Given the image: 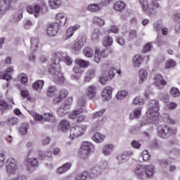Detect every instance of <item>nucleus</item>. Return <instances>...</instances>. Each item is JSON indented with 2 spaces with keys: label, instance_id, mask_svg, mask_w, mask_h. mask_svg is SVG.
I'll return each instance as SVG.
<instances>
[{
  "label": "nucleus",
  "instance_id": "1",
  "mask_svg": "<svg viewBox=\"0 0 180 180\" xmlns=\"http://www.w3.org/2000/svg\"><path fill=\"white\" fill-rule=\"evenodd\" d=\"M67 53H64L63 52L55 53L54 57L56 58V63H53V65H52L49 68L50 74L54 75V79L56 82H58V84H63L64 81H65L64 76H63V73H61V66H60L58 63H60V61H63Z\"/></svg>",
  "mask_w": 180,
  "mask_h": 180
},
{
  "label": "nucleus",
  "instance_id": "2",
  "mask_svg": "<svg viewBox=\"0 0 180 180\" xmlns=\"http://www.w3.org/2000/svg\"><path fill=\"white\" fill-rule=\"evenodd\" d=\"M94 148H95V147L94 146V144H92V143L89 141L82 142L81 143L80 149L78 153V157H79V158H82V160H88Z\"/></svg>",
  "mask_w": 180,
  "mask_h": 180
},
{
  "label": "nucleus",
  "instance_id": "3",
  "mask_svg": "<svg viewBox=\"0 0 180 180\" xmlns=\"http://www.w3.org/2000/svg\"><path fill=\"white\" fill-rule=\"evenodd\" d=\"M78 106L80 108L74 110L70 115V119H76L77 123H81V122H84L85 120V116L82 115L84 113V110H85V102L82 100H79L78 101Z\"/></svg>",
  "mask_w": 180,
  "mask_h": 180
},
{
  "label": "nucleus",
  "instance_id": "4",
  "mask_svg": "<svg viewBox=\"0 0 180 180\" xmlns=\"http://www.w3.org/2000/svg\"><path fill=\"white\" fill-rule=\"evenodd\" d=\"M176 128L169 127L167 125H160L158 127V134L162 139H167L169 136H174L176 134Z\"/></svg>",
  "mask_w": 180,
  "mask_h": 180
},
{
  "label": "nucleus",
  "instance_id": "5",
  "mask_svg": "<svg viewBox=\"0 0 180 180\" xmlns=\"http://www.w3.org/2000/svg\"><path fill=\"white\" fill-rule=\"evenodd\" d=\"M150 108L147 111V117L148 119H152V120H155L158 117L160 113L158 112V101L151 100L150 103Z\"/></svg>",
  "mask_w": 180,
  "mask_h": 180
},
{
  "label": "nucleus",
  "instance_id": "6",
  "mask_svg": "<svg viewBox=\"0 0 180 180\" xmlns=\"http://www.w3.org/2000/svg\"><path fill=\"white\" fill-rule=\"evenodd\" d=\"M86 130V127L85 125L75 126L71 128L70 129V139H77L79 136H82L85 131Z\"/></svg>",
  "mask_w": 180,
  "mask_h": 180
},
{
  "label": "nucleus",
  "instance_id": "7",
  "mask_svg": "<svg viewBox=\"0 0 180 180\" xmlns=\"http://www.w3.org/2000/svg\"><path fill=\"white\" fill-rule=\"evenodd\" d=\"M139 4L141 5L143 12L147 15H153L155 11V7L153 6V4L148 2V0H139Z\"/></svg>",
  "mask_w": 180,
  "mask_h": 180
},
{
  "label": "nucleus",
  "instance_id": "8",
  "mask_svg": "<svg viewBox=\"0 0 180 180\" xmlns=\"http://www.w3.org/2000/svg\"><path fill=\"white\" fill-rule=\"evenodd\" d=\"M16 169H18V162L16 160L10 158L8 159L6 162V172L9 175L15 174Z\"/></svg>",
  "mask_w": 180,
  "mask_h": 180
},
{
  "label": "nucleus",
  "instance_id": "9",
  "mask_svg": "<svg viewBox=\"0 0 180 180\" xmlns=\"http://www.w3.org/2000/svg\"><path fill=\"white\" fill-rule=\"evenodd\" d=\"M106 168H108V162H106L101 164L100 166L94 167L90 174L91 178H96V176H99V175H101Z\"/></svg>",
  "mask_w": 180,
  "mask_h": 180
},
{
  "label": "nucleus",
  "instance_id": "10",
  "mask_svg": "<svg viewBox=\"0 0 180 180\" xmlns=\"http://www.w3.org/2000/svg\"><path fill=\"white\" fill-rule=\"evenodd\" d=\"M85 43H86V38L85 37H81L77 39L72 46V50L73 51H79L84 46H85Z\"/></svg>",
  "mask_w": 180,
  "mask_h": 180
},
{
  "label": "nucleus",
  "instance_id": "11",
  "mask_svg": "<svg viewBox=\"0 0 180 180\" xmlns=\"http://www.w3.org/2000/svg\"><path fill=\"white\" fill-rule=\"evenodd\" d=\"M58 27H60L58 22H52L49 24L46 28L48 36H50L51 37L56 36L58 32Z\"/></svg>",
  "mask_w": 180,
  "mask_h": 180
},
{
  "label": "nucleus",
  "instance_id": "12",
  "mask_svg": "<svg viewBox=\"0 0 180 180\" xmlns=\"http://www.w3.org/2000/svg\"><path fill=\"white\" fill-rule=\"evenodd\" d=\"M25 165L27 167L29 171H34L39 167V161L37 158H28L25 160Z\"/></svg>",
  "mask_w": 180,
  "mask_h": 180
},
{
  "label": "nucleus",
  "instance_id": "13",
  "mask_svg": "<svg viewBox=\"0 0 180 180\" xmlns=\"http://www.w3.org/2000/svg\"><path fill=\"white\" fill-rule=\"evenodd\" d=\"M11 0H0V16L5 15L11 9Z\"/></svg>",
  "mask_w": 180,
  "mask_h": 180
},
{
  "label": "nucleus",
  "instance_id": "14",
  "mask_svg": "<svg viewBox=\"0 0 180 180\" xmlns=\"http://www.w3.org/2000/svg\"><path fill=\"white\" fill-rule=\"evenodd\" d=\"M112 92H113V89L110 86H107L103 89L101 91V98L103 101H110V99H112Z\"/></svg>",
  "mask_w": 180,
  "mask_h": 180
},
{
  "label": "nucleus",
  "instance_id": "15",
  "mask_svg": "<svg viewBox=\"0 0 180 180\" xmlns=\"http://www.w3.org/2000/svg\"><path fill=\"white\" fill-rule=\"evenodd\" d=\"M108 56H109V54L108 53V51H101L99 49H96L94 54V61L96 63H101V59L106 58Z\"/></svg>",
  "mask_w": 180,
  "mask_h": 180
},
{
  "label": "nucleus",
  "instance_id": "16",
  "mask_svg": "<svg viewBox=\"0 0 180 180\" xmlns=\"http://www.w3.org/2000/svg\"><path fill=\"white\" fill-rule=\"evenodd\" d=\"M40 11H41V7L37 4L30 5L27 7V11L28 13H31V15H34L35 18L39 16V13H40Z\"/></svg>",
  "mask_w": 180,
  "mask_h": 180
},
{
  "label": "nucleus",
  "instance_id": "17",
  "mask_svg": "<svg viewBox=\"0 0 180 180\" xmlns=\"http://www.w3.org/2000/svg\"><path fill=\"white\" fill-rule=\"evenodd\" d=\"M67 96H68V91L65 89H63L59 91L58 95L56 96L53 102L55 105H57V103H60V102H61L64 98H67Z\"/></svg>",
  "mask_w": 180,
  "mask_h": 180
},
{
  "label": "nucleus",
  "instance_id": "18",
  "mask_svg": "<svg viewBox=\"0 0 180 180\" xmlns=\"http://www.w3.org/2000/svg\"><path fill=\"white\" fill-rule=\"evenodd\" d=\"M113 150H115V145L112 143H106L103 146L101 151L103 155L108 157L112 154Z\"/></svg>",
  "mask_w": 180,
  "mask_h": 180
},
{
  "label": "nucleus",
  "instance_id": "19",
  "mask_svg": "<svg viewBox=\"0 0 180 180\" xmlns=\"http://www.w3.org/2000/svg\"><path fill=\"white\" fill-rule=\"evenodd\" d=\"M131 155H133V151L128 150L123 152L122 154L119 155L117 158L120 162V164H123L127 161V158L130 157Z\"/></svg>",
  "mask_w": 180,
  "mask_h": 180
},
{
  "label": "nucleus",
  "instance_id": "20",
  "mask_svg": "<svg viewBox=\"0 0 180 180\" xmlns=\"http://www.w3.org/2000/svg\"><path fill=\"white\" fill-rule=\"evenodd\" d=\"M79 27L80 26L78 25L69 27L66 30L65 40H68V39H71V37L74 36V33H75V32H77V30L79 29Z\"/></svg>",
  "mask_w": 180,
  "mask_h": 180
},
{
  "label": "nucleus",
  "instance_id": "21",
  "mask_svg": "<svg viewBox=\"0 0 180 180\" xmlns=\"http://www.w3.org/2000/svg\"><path fill=\"white\" fill-rule=\"evenodd\" d=\"M154 81L156 86H158L159 89H162L164 86L167 85V82L163 80L162 76H161V75H156L154 77Z\"/></svg>",
  "mask_w": 180,
  "mask_h": 180
},
{
  "label": "nucleus",
  "instance_id": "22",
  "mask_svg": "<svg viewBox=\"0 0 180 180\" xmlns=\"http://www.w3.org/2000/svg\"><path fill=\"white\" fill-rule=\"evenodd\" d=\"M96 75V70L95 68H91L87 70L84 76L85 82H89L92 78Z\"/></svg>",
  "mask_w": 180,
  "mask_h": 180
},
{
  "label": "nucleus",
  "instance_id": "23",
  "mask_svg": "<svg viewBox=\"0 0 180 180\" xmlns=\"http://www.w3.org/2000/svg\"><path fill=\"white\" fill-rule=\"evenodd\" d=\"M87 9L88 11H89V12L97 13V12H101V11H102L103 9V7L101 3L91 4L88 6Z\"/></svg>",
  "mask_w": 180,
  "mask_h": 180
},
{
  "label": "nucleus",
  "instance_id": "24",
  "mask_svg": "<svg viewBox=\"0 0 180 180\" xmlns=\"http://www.w3.org/2000/svg\"><path fill=\"white\" fill-rule=\"evenodd\" d=\"M139 84H144L146 81H147V77H148V73L147 70L144 69H140L139 71Z\"/></svg>",
  "mask_w": 180,
  "mask_h": 180
},
{
  "label": "nucleus",
  "instance_id": "25",
  "mask_svg": "<svg viewBox=\"0 0 180 180\" xmlns=\"http://www.w3.org/2000/svg\"><path fill=\"white\" fill-rule=\"evenodd\" d=\"M143 63V56L140 54L135 55L132 59V64L136 68H139Z\"/></svg>",
  "mask_w": 180,
  "mask_h": 180
},
{
  "label": "nucleus",
  "instance_id": "26",
  "mask_svg": "<svg viewBox=\"0 0 180 180\" xmlns=\"http://www.w3.org/2000/svg\"><path fill=\"white\" fill-rule=\"evenodd\" d=\"M141 108H135L132 112L129 114V119L130 120H134V119H140V117L141 116Z\"/></svg>",
  "mask_w": 180,
  "mask_h": 180
},
{
  "label": "nucleus",
  "instance_id": "27",
  "mask_svg": "<svg viewBox=\"0 0 180 180\" xmlns=\"http://www.w3.org/2000/svg\"><path fill=\"white\" fill-rule=\"evenodd\" d=\"M134 174L136 176L141 178L146 174V166L138 165L134 169Z\"/></svg>",
  "mask_w": 180,
  "mask_h": 180
},
{
  "label": "nucleus",
  "instance_id": "28",
  "mask_svg": "<svg viewBox=\"0 0 180 180\" xmlns=\"http://www.w3.org/2000/svg\"><path fill=\"white\" fill-rule=\"evenodd\" d=\"M86 96L90 99L96 96V87L95 86H89L86 89Z\"/></svg>",
  "mask_w": 180,
  "mask_h": 180
},
{
  "label": "nucleus",
  "instance_id": "29",
  "mask_svg": "<svg viewBox=\"0 0 180 180\" xmlns=\"http://www.w3.org/2000/svg\"><path fill=\"white\" fill-rule=\"evenodd\" d=\"M155 169L153 165L145 166V174L147 178H151L154 175Z\"/></svg>",
  "mask_w": 180,
  "mask_h": 180
},
{
  "label": "nucleus",
  "instance_id": "30",
  "mask_svg": "<svg viewBox=\"0 0 180 180\" xmlns=\"http://www.w3.org/2000/svg\"><path fill=\"white\" fill-rule=\"evenodd\" d=\"M124 8H126V4L122 1H118L114 4V9L117 12H122Z\"/></svg>",
  "mask_w": 180,
  "mask_h": 180
},
{
  "label": "nucleus",
  "instance_id": "31",
  "mask_svg": "<svg viewBox=\"0 0 180 180\" xmlns=\"http://www.w3.org/2000/svg\"><path fill=\"white\" fill-rule=\"evenodd\" d=\"M92 23L99 27L105 26V20L101 17L94 16L92 18Z\"/></svg>",
  "mask_w": 180,
  "mask_h": 180
},
{
  "label": "nucleus",
  "instance_id": "32",
  "mask_svg": "<svg viewBox=\"0 0 180 180\" xmlns=\"http://www.w3.org/2000/svg\"><path fill=\"white\" fill-rule=\"evenodd\" d=\"M72 164L70 162H66L59 168H58V174H64V172H67L70 168L72 167Z\"/></svg>",
  "mask_w": 180,
  "mask_h": 180
},
{
  "label": "nucleus",
  "instance_id": "33",
  "mask_svg": "<svg viewBox=\"0 0 180 180\" xmlns=\"http://www.w3.org/2000/svg\"><path fill=\"white\" fill-rule=\"evenodd\" d=\"M56 20L61 23V25H65L67 23V17L64 13H59L56 15Z\"/></svg>",
  "mask_w": 180,
  "mask_h": 180
},
{
  "label": "nucleus",
  "instance_id": "34",
  "mask_svg": "<svg viewBox=\"0 0 180 180\" xmlns=\"http://www.w3.org/2000/svg\"><path fill=\"white\" fill-rule=\"evenodd\" d=\"M75 63L79 67H82V68H88V67L91 65V63L89 61H86L82 59H77L75 60Z\"/></svg>",
  "mask_w": 180,
  "mask_h": 180
},
{
  "label": "nucleus",
  "instance_id": "35",
  "mask_svg": "<svg viewBox=\"0 0 180 180\" xmlns=\"http://www.w3.org/2000/svg\"><path fill=\"white\" fill-rule=\"evenodd\" d=\"M59 129L62 130V131H67L68 129H70V122L66 120H63L59 123Z\"/></svg>",
  "mask_w": 180,
  "mask_h": 180
},
{
  "label": "nucleus",
  "instance_id": "36",
  "mask_svg": "<svg viewBox=\"0 0 180 180\" xmlns=\"http://www.w3.org/2000/svg\"><path fill=\"white\" fill-rule=\"evenodd\" d=\"M68 110L69 108H65V105L61 104V105L57 110V113L58 116H60V117H64V116H65L67 113H68Z\"/></svg>",
  "mask_w": 180,
  "mask_h": 180
},
{
  "label": "nucleus",
  "instance_id": "37",
  "mask_svg": "<svg viewBox=\"0 0 180 180\" xmlns=\"http://www.w3.org/2000/svg\"><path fill=\"white\" fill-rule=\"evenodd\" d=\"M92 139L95 143H102V141L105 140V135H102L100 133H96L93 135Z\"/></svg>",
  "mask_w": 180,
  "mask_h": 180
},
{
  "label": "nucleus",
  "instance_id": "38",
  "mask_svg": "<svg viewBox=\"0 0 180 180\" xmlns=\"http://www.w3.org/2000/svg\"><path fill=\"white\" fill-rule=\"evenodd\" d=\"M44 119L46 122H50L51 123L56 122V117L52 112H46L44 115Z\"/></svg>",
  "mask_w": 180,
  "mask_h": 180
},
{
  "label": "nucleus",
  "instance_id": "39",
  "mask_svg": "<svg viewBox=\"0 0 180 180\" xmlns=\"http://www.w3.org/2000/svg\"><path fill=\"white\" fill-rule=\"evenodd\" d=\"M49 4L52 9H57L61 6V0H49Z\"/></svg>",
  "mask_w": 180,
  "mask_h": 180
},
{
  "label": "nucleus",
  "instance_id": "40",
  "mask_svg": "<svg viewBox=\"0 0 180 180\" xmlns=\"http://www.w3.org/2000/svg\"><path fill=\"white\" fill-rule=\"evenodd\" d=\"M56 94H57V87L55 86H50L48 87L46 92L47 96H49V98H53Z\"/></svg>",
  "mask_w": 180,
  "mask_h": 180
},
{
  "label": "nucleus",
  "instance_id": "41",
  "mask_svg": "<svg viewBox=\"0 0 180 180\" xmlns=\"http://www.w3.org/2000/svg\"><path fill=\"white\" fill-rule=\"evenodd\" d=\"M39 48V39L37 38L31 39V50L32 51H36Z\"/></svg>",
  "mask_w": 180,
  "mask_h": 180
},
{
  "label": "nucleus",
  "instance_id": "42",
  "mask_svg": "<svg viewBox=\"0 0 180 180\" xmlns=\"http://www.w3.org/2000/svg\"><path fill=\"white\" fill-rule=\"evenodd\" d=\"M127 95H129V92L127 91L122 90L117 93L116 98L118 101H122V99H124Z\"/></svg>",
  "mask_w": 180,
  "mask_h": 180
},
{
  "label": "nucleus",
  "instance_id": "43",
  "mask_svg": "<svg viewBox=\"0 0 180 180\" xmlns=\"http://www.w3.org/2000/svg\"><path fill=\"white\" fill-rule=\"evenodd\" d=\"M27 130H29V124L27 123H22L20 127V133L22 136L27 134Z\"/></svg>",
  "mask_w": 180,
  "mask_h": 180
},
{
  "label": "nucleus",
  "instance_id": "44",
  "mask_svg": "<svg viewBox=\"0 0 180 180\" xmlns=\"http://www.w3.org/2000/svg\"><path fill=\"white\" fill-rule=\"evenodd\" d=\"M99 36H101V30L96 28L94 30V32L91 36L92 41H98V40H99Z\"/></svg>",
  "mask_w": 180,
  "mask_h": 180
},
{
  "label": "nucleus",
  "instance_id": "45",
  "mask_svg": "<svg viewBox=\"0 0 180 180\" xmlns=\"http://www.w3.org/2000/svg\"><path fill=\"white\" fill-rule=\"evenodd\" d=\"M44 85V81L38 80L32 84V88H33V89H36V90L41 89V88H43Z\"/></svg>",
  "mask_w": 180,
  "mask_h": 180
},
{
  "label": "nucleus",
  "instance_id": "46",
  "mask_svg": "<svg viewBox=\"0 0 180 180\" xmlns=\"http://www.w3.org/2000/svg\"><path fill=\"white\" fill-rule=\"evenodd\" d=\"M83 53L86 57H88L89 58H91L94 56V51L89 47H85L83 49Z\"/></svg>",
  "mask_w": 180,
  "mask_h": 180
},
{
  "label": "nucleus",
  "instance_id": "47",
  "mask_svg": "<svg viewBox=\"0 0 180 180\" xmlns=\"http://www.w3.org/2000/svg\"><path fill=\"white\" fill-rule=\"evenodd\" d=\"M29 113L30 114L31 116H32L34 117V119L35 120H37V122H41V120H43V119H44V117L37 114L36 112L34 111H29Z\"/></svg>",
  "mask_w": 180,
  "mask_h": 180
},
{
  "label": "nucleus",
  "instance_id": "48",
  "mask_svg": "<svg viewBox=\"0 0 180 180\" xmlns=\"http://www.w3.org/2000/svg\"><path fill=\"white\" fill-rule=\"evenodd\" d=\"M108 81H109L108 75H106V73H103L99 77V82H101L102 85H105Z\"/></svg>",
  "mask_w": 180,
  "mask_h": 180
},
{
  "label": "nucleus",
  "instance_id": "49",
  "mask_svg": "<svg viewBox=\"0 0 180 180\" xmlns=\"http://www.w3.org/2000/svg\"><path fill=\"white\" fill-rule=\"evenodd\" d=\"M112 44H113V39L112 37H106L103 42V46H105V47H109V46H112Z\"/></svg>",
  "mask_w": 180,
  "mask_h": 180
},
{
  "label": "nucleus",
  "instance_id": "50",
  "mask_svg": "<svg viewBox=\"0 0 180 180\" xmlns=\"http://www.w3.org/2000/svg\"><path fill=\"white\" fill-rule=\"evenodd\" d=\"M170 95L173 96V98H178L180 95L179 89L175 87L172 88L170 90Z\"/></svg>",
  "mask_w": 180,
  "mask_h": 180
},
{
  "label": "nucleus",
  "instance_id": "51",
  "mask_svg": "<svg viewBox=\"0 0 180 180\" xmlns=\"http://www.w3.org/2000/svg\"><path fill=\"white\" fill-rule=\"evenodd\" d=\"M72 97H69L63 103H62V105H63L66 108V109H70L71 105H72Z\"/></svg>",
  "mask_w": 180,
  "mask_h": 180
},
{
  "label": "nucleus",
  "instance_id": "52",
  "mask_svg": "<svg viewBox=\"0 0 180 180\" xmlns=\"http://www.w3.org/2000/svg\"><path fill=\"white\" fill-rule=\"evenodd\" d=\"M134 105H144V100L140 96H136L133 101Z\"/></svg>",
  "mask_w": 180,
  "mask_h": 180
},
{
  "label": "nucleus",
  "instance_id": "53",
  "mask_svg": "<svg viewBox=\"0 0 180 180\" xmlns=\"http://www.w3.org/2000/svg\"><path fill=\"white\" fill-rule=\"evenodd\" d=\"M18 122L19 120H18V117H13L8 120V126H15Z\"/></svg>",
  "mask_w": 180,
  "mask_h": 180
},
{
  "label": "nucleus",
  "instance_id": "54",
  "mask_svg": "<svg viewBox=\"0 0 180 180\" xmlns=\"http://www.w3.org/2000/svg\"><path fill=\"white\" fill-rule=\"evenodd\" d=\"M116 72V69L111 68L108 70V74H106L107 77H108V78H110V79H112V78H113L115 75Z\"/></svg>",
  "mask_w": 180,
  "mask_h": 180
},
{
  "label": "nucleus",
  "instance_id": "55",
  "mask_svg": "<svg viewBox=\"0 0 180 180\" xmlns=\"http://www.w3.org/2000/svg\"><path fill=\"white\" fill-rule=\"evenodd\" d=\"M0 79H6V81H10V79H12V76L8 73L0 72Z\"/></svg>",
  "mask_w": 180,
  "mask_h": 180
},
{
  "label": "nucleus",
  "instance_id": "56",
  "mask_svg": "<svg viewBox=\"0 0 180 180\" xmlns=\"http://www.w3.org/2000/svg\"><path fill=\"white\" fill-rule=\"evenodd\" d=\"M175 65H176V62L174 60L170 59L166 61V68H173Z\"/></svg>",
  "mask_w": 180,
  "mask_h": 180
},
{
  "label": "nucleus",
  "instance_id": "57",
  "mask_svg": "<svg viewBox=\"0 0 180 180\" xmlns=\"http://www.w3.org/2000/svg\"><path fill=\"white\" fill-rule=\"evenodd\" d=\"M33 151V143L32 142H28L27 143V155H30L32 152Z\"/></svg>",
  "mask_w": 180,
  "mask_h": 180
},
{
  "label": "nucleus",
  "instance_id": "58",
  "mask_svg": "<svg viewBox=\"0 0 180 180\" xmlns=\"http://www.w3.org/2000/svg\"><path fill=\"white\" fill-rule=\"evenodd\" d=\"M86 178H88V173L84 172L77 175L75 180H86Z\"/></svg>",
  "mask_w": 180,
  "mask_h": 180
},
{
  "label": "nucleus",
  "instance_id": "59",
  "mask_svg": "<svg viewBox=\"0 0 180 180\" xmlns=\"http://www.w3.org/2000/svg\"><path fill=\"white\" fill-rule=\"evenodd\" d=\"M108 33H115L117 34L119 33V27L117 25H112L110 30L108 31Z\"/></svg>",
  "mask_w": 180,
  "mask_h": 180
},
{
  "label": "nucleus",
  "instance_id": "60",
  "mask_svg": "<svg viewBox=\"0 0 180 180\" xmlns=\"http://www.w3.org/2000/svg\"><path fill=\"white\" fill-rule=\"evenodd\" d=\"M64 63L67 65H71V64H72V58H71L70 56H65V58H63V60Z\"/></svg>",
  "mask_w": 180,
  "mask_h": 180
},
{
  "label": "nucleus",
  "instance_id": "61",
  "mask_svg": "<svg viewBox=\"0 0 180 180\" xmlns=\"http://www.w3.org/2000/svg\"><path fill=\"white\" fill-rule=\"evenodd\" d=\"M113 2V0H101L100 4L101 5L102 8L103 6H109L110 4Z\"/></svg>",
  "mask_w": 180,
  "mask_h": 180
},
{
  "label": "nucleus",
  "instance_id": "62",
  "mask_svg": "<svg viewBox=\"0 0 180 180\" xmlns=\"http://www.w3.org/2000/svg\"><path fill=\"white\" fill-rule=\"evenodd\" d=\"M141 157L143 160V161H148L150 158V155L148 154V151L143 150L141 153Z\"/></svg>",
  "mask_w": 180,
  "mask_h": 180
},
{
  "label": "nucleus",
  "instance_id": "63",
  "mask_svg": "<svg viewBox=\"0 0 180 180\" xmlns=\"http://www.w3.org/2000/svg\"><path fill=\"white\" fill-rule=\"evenodd\" d=\"M0 109L1 110H5L8 109V103H6L5 101L1 100L0 101Z\"/></svg>",
  "mask_w": 180,
  "mask_h": 180
},
{
  "label": "nucleus",
  "instance_id": "64",
  "mask_svg": "<svg viewBox=\"0 0 180 180\" xmlns=\"http://www.w3.org/2000/svg\"><path fill=\"white\" fill-rule=\"evenodd\" d=\"M73 72L75 74H82L84 72V70L82 68H79V66H75L73 68Z\"/></svg>",
  "mask_w": 180,
  "mask_h": 180
}]
</instances>
